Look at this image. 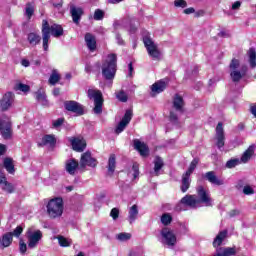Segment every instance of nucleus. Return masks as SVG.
<instances>
[{
    "instance_id": "nucleus-9",
    "label": "nucleus",
    "mask_w": 256,
    "mask_h": 256,
    "mask_svg": "<svg viewBox=\"0 0 256 256\" xmlns=\"http://www.w3.org/2000/svg\"><path fill=\"white\" fill-rule=\"evenodd\" d=\"M160 235L162 237L161 243H163V245H168V247H175L177 244V236L170 228L164 227L161 230Z\"/></svg>"
},
{
    "instance_id": "nucleus-34",
    "label": "nucleus",
    "mask_w": 256,
    "mask_h": 256,
    "mask_svg": "<svg viewBox=\"0 0 256 256\" xmlns=\"http://www.w3.org/2000/svg\"><path fill=\"white\" fill-rule=\"evenodd\" d=\"M115 167H117V161L115 154H111L108 159V175L111 177L115 173Z\"/></svg>"
},
{
    "instance_id": "nucleus-46",
    "label": "nucleus",
    "mask_w": 256,
    "mask_h": 256,
    "mask_svg": "<svg viewBox=\"0 0 256 256\" xmlns=\"http://www.w3.org/2000/svg\"><path fill=\"white\" fill-rule=\"evenodd\" d=\"M240 163H241V161L237 158L230 159L226 162V167H227V169H233V168L237 167V165H239Z\"/></svg>"
},
{
    "instance_id": "nucleus-13",
    "label": "nucleus",
    "mask_w": 256,
    "mask_h": 256,
    "mask_svg": "<svg viewBox=\"0 0 256 256\" xmlns=\"http://www.w3.org/2000/svg\"><path fill=\"white\" fill-rule=\"evenodd\" d=\"M131 119H133V111L126 110L124 116L122 117V120L116 126V129H115L116 135H119L120 133H123V131H125V129L127 128V125L131 123Z\"/></svg>"
},
{
    "instance_id": "nucleus-22",
    "label": "nucleus",
    "mask_w": 256,
    "mask_h": 256,
    "mask_svg": "<svg viewBox=\"0 0 256 256\" xmlns=\"http://www.w3.org/2000/svg\"><path fill=\"white\" fill-rule=\"evenodd\" d=\"M70 14H71L73 23H75L76 25H79V21H81V17H83V8L72 5L70 6Z\"/></svg>"
},
{
    "instance_id": "nucleus-31",
    "label": "nucleus",
    "mask_w": 256,
    "mask_h": 256,
    "mask_svg": "<svg viewBox=\"0 0 256 256\" xmlns=\"http://www.w3.org/2000/svg\"><path fill=\"white\" fill-rule=\"evenodd\" d=\"M35 97L38 103H41L43 107H49V100H47V94H45V91L39 89L35 93Z\"/></svg>"
},
{
    "instance_id": "nucleus-25",
    "label": "nucleus",
    "mask_w": 256,
    "mask_h": 256,
    "mask_svg": "<svg viewBox=\"0 0 256 256\" xmlns=\"http://www.w3.org/2000/svg\"><path fill=\"white\" fill-rule=\"evenodd\" d=\"M65 169L69 175H75V173H77V169H79V162L75 159H69L65 163Z\"/></svg>"
},
{
    "instance_id": "nucleus-38",
    "label": "nucleus",
    "mask_w": 256,
    "mask_h": 256,
    "mask_svg": "<svg viewBox=\"0 0 256 256\" xmlns=\"http://www.w3.org/2000/svg\"><path fill=\"white\" fill-rule=\"evenodd\" d=\"M249 63L252 69L256 67V51L255 48H250L248 51Z\"/></svg>"
},
{
    "instance_id": "nucleus-32",
    "label": "nucleus",
    "mask_w": 256,
    "mask_h": 256,
    "mask_svg": "<svg viewBox=\"0 0 256 256\" xmlns=\"http://www.w3.org/2000/svg\"><path fill=\"white\" fill-rule=\"evenodd\" d=\"M189 187H191V174L184 173L182 175V185H181L182 193H187V191L189 190Z\"/></svg>"
},
{
    "instance_id": "nucleus-7",
    "label": "nucleus",
    "mask_w": 256,
    "mask_h": 256,
    "mask_svg": "<svg viewBox=\"0 0 256 256\" xmlns=\"http://www.w3.org/2000/svg\"><path fill=\"white\" fill-rule=\"evenodd\" d=\"M143 43L146 47V50L148 52V55L154 60V61H161V51L159 50V47L153 39H151V36L149 34L143 36Z\"/></svg>"
},
{
    "instance_id": "nucleus-45",
    "label": "nucleus",
    "mask_w": 256,
    "mask_h": 256,
    "mask_svg": "<svg viewBox=\"0 0 256 256\" xmlns=\"http://www.w3.org/2000/svg\"><path fill=\"white\" fill-rule=\"evenodd\" d=\"M29 85L23 84V83H18L15 85V90L16 91H22V93H28L30 91Z\"/></svg>"
},
{
    "instance_id": "nucleus-29",
    "label": "nucleus",
    "mask_w": 256,
    "mask_h": 256,
    "mask_svg": "<svg viewBox=\"0 0 256 256\" xmlns=\"http://www.w3.org/2000/svg\"><path fill=\"white\" fill-rule=\"evenodd\" d=\"M13 243V234L12 233H5L0 238V248L5 249V247H9Z\"/></svg>"
},
{
    "instance_id": "nucleus-40",
    "label": "nucleus",
    "mask_w": 256,
    "mask_h": 256,
    "mask_svg": "<svg viewBox=\"0 0 256 256\" xmlns=\"http://www.w3.org/2000/svg\"><path fill=\"white\" fill-rule=\"evenodd\" d=\"M197 165H199V158H194L191 163L190 166L188 168V170L185 172L188 175H192L193 171H195V169H197Z\"/></svg>"
},
{
    "instance_id": "nucleus-8",
    "label": "nucleus",
    "mask_w": 256,
    "mask_h": 256,
    "mask_svg": "<svg viewBox=\"0 0 256 256\" xmlns=\"http://www.w3.org/2000/svg\"><path fill=\"white\" fill-rule=\"evenodd\" d=\"M26 238L28 249H35L39 245V241L43 239V232L35 229V227H30L26 231Z\"/></svg>"
},
{
    "instance_id": "nucleus-11",
    "label": "nucleus",
    "mask_w": 256,
    "mask_h": 256,
    "mask_svg": "<svg viewBox=\"0 0 256 256\" xmlns=\"http://www.w3.org/2000/svg\"><path fill=\"white\" fill-rule=\"evenodd\" d=\"M64 108L66 109V111H69L70 113H74L78 117H81V115H85V106H83L77 101H73V100L65 101Z\"/></svg>"
},
{
    "instance_id": "nucleus-33",
    "label": "nucleus",
    "mask_w": 256,
    "mask_h": 256,
    "mask_svg": "<svg viewBox=\"0 0 256 256\" xmlns=\"http://www.w3.org/2000/svg\"><path fill=\"white\" fill-rule=\"evenodd\" d=\"M252 155H255V145H250L248 147V149L242 154L240 161L242 163H248Z\"/></svg>"
},
{
    "instance_id": "nucleus-44",
    "label": "nucleus",
    "mask_w": 256,
    "mask_h": 256,
    "mask_svg": "<svg viewBox=\"0 0 256 256\" xmlns=\"http://www.w3.org/2000/svg\"><path fill=\"white\" fill-rule=\"evenodd\" d=\"M116 239L121 242L129 241L131 239V233L122 232L117 234Z\"/></svg>"
},
{
    "instance_id": "nucleus-28",
    "label": "nucleus",
    "mask_w": 256,
    "mask_h": 256,
    "mask_svg": "<svg viewBox=\"0 0 256 256\" xmlns=\"http://www.w3.org/2000/svg\"><path fill=\"white\" fill-rule=\"evenodd\" d=\"M40 145L55 147V145H57V138H55V135L53 134L44 135L42 137V142L40 143Z\"/></svg>"
},
{
    "instance_id": "nucleus-26",
    "label": "nucleus",
    "mask_w": 256,
    "mask_h": 256,
    "mask_svg": "<svg viewBox=\"0 0 256 256\" xmlns=\"http://www.w3.org/2000/svg\"><path fill=\"white\" fill-rule=\"evenodd\" d=\"M85 43L89 49V51H95L97 49V39L91 33H86L85 35Z\"/></svg>"
},
{
    "instance_id": "nucleus-10",
    "label": "nucleus",
    "mask_w": 256,
    "mask_h": 256,
    "mask_svg": "<svg viewBox=\"0 0 256 256\" xmlns=\"http://www.w3.org/2000/svg\"><path fill=\"white\" fill-rule=\"evenodd\" d=\"M183 205L191 207L192 209H197V207H199V198H197L196 195H186L181 199L180 203L177 204L175 209L177 211H185V209H183Z\"/></svg>"
},
{
    "instance_id": "nucleus-27",
    "label": "nucleus",
    "mask_w": 256,
    "mask_h": 256,
    "mask_svg": "<svg viewBox=\"0 0 256 256\" xmlns=\"http://www.w3.org/2000/svg\"><path fill=\"white\" fill-rule=\"evenodd\" d=\"M27 41L30 47H37L41 43V35L35 32H31L27 35Z\"/></svg>"
},
{
    "instance_id": "nucleus-56",
    "label": "nucleus",
    "mask_w": 256,
    "mask_h": 256,
    "mask_svg": "<svg viewBox=\"0 0 256 256\" xmlns=\"http://www.w3.org/2000/svg\"><path fill=\"white\" fill-rule=\"evenodd\" d=\"M183 13H185V15H191L192 13H195V8L193 7L186 8L183 10Z\"/></svg>"
},
{
    "instance_id": "nucleus-64",
    "label": "nucleus",
    "mask_w": 256,
    "mask_h": 256,
    "mask_svg": "<svg viewBox=\"0 0 256 256\" xmlns=\"http://www.w3.org/2000/svg\"><path fill=\"white\" fill-rule=\"evenodd\" d=\"M195 13V17H203V15H205V10H198Z\"/></svg>"
},
{
    "instance_id": "nucleus-59",
    "label": "nucleus",
    "mask_w": 256,
    "mask_h": 256,
    "mask_svg": "<svg viewBox=\"0 0 256 256\" xmlns=\"http://www.w3.org/2000/svg\"><path fill=\"white\" fill-rule=\"evenodd\" d=\"M245 187V181L239 180L236 185V189H243Z\"/></svg>"
},
{
    "instance_id": "nucleus-12",
    "label": "nucleus",
    "mask_w": 256,
    "mask_h": 256,
    "mask_svg": "<svg viewBox=\"0 0 256 256\" xmlns=\"http://www.w3.org/2000/svg\"><path fill=\"white\" fill-rule=\"evenodd\" d=\"M0 135L3 139H11V135H13L11 120L7 117L0 119Z\"/></svg>"
},
{
    "instance_id": "nucleus-35",
    "label": "nucleus",
    "mask_w": 256,
    "mask_h": 256,
    "mask_svg": "<svg viewBox=\"0 0 256 256\" xmlns=\"http://www.w3.org/2000/svg\"><path fill=\"white\" fill-rule=\"evenodd\" d=\"M165 166V162H163V158L156 156L154 159V175L159 177V172Z\"/></svg>"
},
{
    "instance_id": "nucleus-60",
    "label": "nucleus",
    "mask_w": 256,
    "mask_h": 256,
    "mask_svg": "<svg viewBox=\"0 0 256 256\" xmlns=\"http://www.w3.org/2000/svg\"><path fill=\"white\" fill-rule=\"evenodd\" d=\"M239 7H241V2L240 1H236L232 4V9L235 11L237 9H239Z\"/></svg>"
},
{
    "instance_id": "nucleus-39",
    "label": "nucleus",
    "mask_w": 256,
    "mask_h": 256,
    "mask_svg": "<svg viewBox=\"0 0 256 256\" xmlns=\"http://www.w3.org/2000/svg\"><path fill=\"white\" fill-rule=\"evenodd\" d=\"M56 239H58V243L60 245V247H71V239H67L65 238V236H57Z\"/></svg>"
},
{
    "instance_id": "nucleus-52",
    "label": "nucleus",
    "mask_w": 256,
    "mask_h": 256,
    "mask_svg": "<svg viewBox=\"0 0 256 256\" xmlns=\"http://www.w3.org/2000/svg\"><path fill=\"white\" fill-rule=\"evenodd\" d=\"M110 217H112L114 221H116V219H119V209L113 208L110 212Z\"/></svg>"
},
{
    "instance_id": "nucleus-43",
    "label": "nucleus",
    "mask_w": 256,
    "mask_h": 256,
    "mask_svg": "<svg viewBox=\"0 0 256 256\" xmlns=\"http://www.w3.org/2000/svg\"><path fill=\"white\" fill-rule=\"evenodd\" d=\"M171 221H173V217L169 213H164L161 216V223H163L165 226L171 225Z\"/></svg>"
},
{
    "instance_id": "nucleus-48",
    "label": "nucleus",
    "mask_w": 256,
    "mask_h": 256,
    "mask_svg": "<svg viewBox=\"0 0 256 256\" xmlns=\"http://www.w3.org/2000/svg\"><path fill=\"white\" fill-rule=\"evenodd\" d=\"M12 234V237H20L21 233H23V227L17 226L13 232H9Z\"/></svg>"
},
{
    "instance_id": "nucleus-14",
    "label": "nucleus",
    "mask_w": 256,
    "mask_h": 256,
    "mask_svg": "<svg viewBox=\"0 0 256 256\" xmlns=\"http://www.w3.org/2000/svg\"><path fill=\"white\" fill-rule=\"evenodd\" d=\"M197 194L199 197V205H201V203H203L206 207H211V205H213V200L211 199L209 191L205 190L203 186L197 187Z\"/></svg>"
},
{
    "instance_id": "nucleus-17",
    "label": "nucleus",
    "mask_w": 256,
    "mask_h": 256,
    "mask_svg": "<svg viewBox=\"0 0 256 256\" xmlns=\"http://www.w3.org/2000/svg\"><path fill=\"white\" fill-rule=\"evenodd\" d=\"M13 101H15V95L12 92L4 94L0 100V111H7L13 105Z\"/></svg>"
},
{
    "instance_id": "nucleus-23",
    "label": "nucleus",
    "mask_w": 256,
    "mask_h": 256,
    "mask_svg": "<svg viewBox=\"0 0 256 256\" xmlns=\"http://www.w3.org/2000/svg\"><path fill=\"white\" fill-rule=\"evenodd\" d=\"M134 149H136L142 157H147L149 155V147L140 140H134Z\"/></svg>"
},
{
    "instance_id": "nucleus-19",
    "label": "nucleus",
    "mask_w": 256,
    "mask_h": 256,
    "mask_svg": "<svg viewBox=\"0 0 256 256\" xmlns=\"http://www.w3.org/2000/svg\"><path fill=\"white\" fill-rule=\"evenodd\" d=\"M0 189H2V191H5V193H9V194L15 192V186H13V184L7 181V177H5V174L1 171H0Z\"/></svg>"
},
{
    "instance_id": "nucleus-58",
    "label": "nucleus",
    "mask_w": 256,
    "mask_h": 256,
    "mask_svg": "<svg viewBox=\"0 0 256 256\" xmlns=\"http://www.w3.org/2000/svg\"><path fill=\"white\" fill-rule=\"evenodd\" d=\"M116 40H117L118 45H125V41H123V38H121L120 34L116 35Z\"/></svg>"
},
{
    "instance_id": "nucleus-20",
    "label": "nucleus",
    "mask_w": 256,
    "mask_h": 256,
    "mask_svg": "<svg viewBox=\"0 0 256 256\" xmlns=\"http://www.w3.org/2000/svg\"><path fill=\"white\" fill-rule=\"evenodd\" d=\"M72 149L77 151L78 153H83L85 151V147H87V142L85 139L80 138H71L70 139Z\"/></svg>"
},
{
    "instance_id": "nucleus-16",
    "label": "nucleus",
    "mask_w": 256,
    "mask_h": 256,
    "mask_svg": "<svg viewBox=\"0 0 256 256\" xmlns=\"http://www.w3.org/2000/svg\"><path fill=\"white\" fill-rule=\"evenodd\" d=\"M172 109L176 113L183 114L185 112V100H183V96L179 94H175L172 101Z\"/></svg>"
},
{
    "instance_id": "nucleus-36",
    "label": "nucleus",
    "mask_w": 256,
    "mask_h": 256,
    "mask_svg": "<svg viewBox=\"0 0 256 256\" xmlns=\"http://www.w3.org/2000/svg\"><path fill=\"white\" fill-rule=\"evenodd\" d=\"M59 81H61V75L59 74L57 69H53L52 73L50 74L48 83L50 85H57V83H59Z\"/></svg>"
},
{
    "instance_id": "nucleus-18",
    "label": "nucleus",
    "mask_w": 256,
    "mask_h": 256,
    "mask_svg": "<svg viewBox=\"0 0 256 256\" xmlns=\"http://www.w3.org/2000/svg\"><path fill=\"white\" fill-rule=\"evenodd\" d=\"M81 167H97V159L91 156V152L83 153L80 159Z\"/></svg>"
},
{
    "instance_id": "nucleus-24",
    "label": "nucleus",
    "mask_w": 256,
    "mask_h": 256,
    "mask_svg": "<svg viewBox=\"0 0 256 256\" xmlns=\"http://www.w3.org/2000/svg\"><path fill=\"white\" fill-rule=\"evenodd\" d=\"M165 89H167L166 81L160 80V81L154 83L151 86L152 96L154 97V95H159V93H163V91H165Z\"/></svg>"
},
{
    "instance_id": "nucleus-51",
    "label": "nucleus",
    "mask_w": 256,
    "mask_h": 256,
    "mask_svg": "<svg viewBox=\"0 0 256 256\" xmlns=\"http://www.w3.org/2000/svg\"><path fill=\"white\" fill-rule=\"evenodd\" d=\"M19 249H20V253H22V255H25V253H27V244L25 242H23V240H20Z\"/></svg>"
},
{
    "instance_id": "nucleus-21",
    "label": "nucleus",
    "mask_w": 256,
    "mask_h": 256,
    "mask_svg": "<svg viewBox=\"0 0 256 256\" xmlns=\"http://www.w3.org/2000/svg\"><path fill=\"white\" fill-rule=\"evenodd\" d=\"M204 177L212 185H218V186L225 185V180L224 179H220L219 177H217V175L215 174V171L206 172L204 174Z\"/></svg>"
},
{
    "instance_id": "nucleus-62",
    "label": "nucleus",
    "mask_w": 256,
    "mask_h": 256,
    "mask_svg": "<svg viewBox=\"0 0 256 256\" xmlns=\"http://www.w3.org/2000/svg\"><path fill=\"white\" fill-rule=\"evenodd\" d=\"M21 65H22L23 67H29V65H31V63H30L29 60H27V59H22V60H21Z\"/></svg>"
},
{
    "instance_id": "nucleus-55",
    "label": "nucleus",
    "mask_w": 256,
    "mask_h": 256,
    "mask_svg": "<svg viewBox=\"0 0 256 256\" xmlns=\"http://www.w3.org/2000/svg\"><path fill=\"white\" fill-rule=\"evenodd\" d=\"M132 171L134 172V179H137L139 177V164L134 163L132 166Z\"/></svg>"
},
{
    "instance_id": "nucleus-42",
    "label": "nucleus",
    "mask_w": 256,
    "mask_h": 256,
    "mask_svg": "<svg viewBox=\"0 0 256 256\" xmlns=\"http://www.w3.org/2000/svg\"><path fill=\"white\" fill-rule=\"evenodd\" d=\"M33 13H35V7L31 3H27L26 9H25V15L28 17V19H31V17H33Z\"/></svg>"
},
{
    "instance_id": "nucleus-4",
    "label": "nucleus",
    "mask_w": 256,
    "mask_h": 256,
    "mask_svg": "<svg viewBox=\"0 0 256 256\" xmlns=\"http://www.w3.org/2000/svg\"><path fill=\"white\" fill-rule=\"evenodd\" d=\"M87 97L90 101H94L93 111L95 115H101L103 113V93L101 90L96 88H89L87 90Z\"/></svg>"
},
{
    "instance_id": "nucleus-53",
    "label": "nucleus",
    "mask_w": 256,
    "mask_h": 256,
    "mask_svg": "<svg viewBox=\"0 0 256 256\" xmlns=\"http://www.w3.org/2000/svg\"><path fill=\"white\" fill-rule=\"evenodd\" d=\"M170 121L172 123H177V121H179V116L173 110L170 111Z\"/></svg>"
},
{
    "instance_id": "nucleus-41",
    "label": "nucleus",
    "mask_w": 256,
    "mask_h": 256,
    "mask_svg": "<svg viewBox=\"0 0 256 256\" xmlns=\"http://www.w3.org/2000/svg\"><path fill=\"white\" fill-rule=\"evenodd\" d=\"M116 99H118V101H121V103H127V101L129 100V97L127 96L125 91L120 90L119 92L116 93Z\"/></svg>"
},
{
    "instance_id": "nucleus-63",
    "label": "nucleus",
    "mask_w": 256,
    "mask_h": 256,
    "mask_svg": "<svg viewBox=\"0 0 256 256\" xmlns=\"http://www.w3.org/2000/svg\"><path fill=\"white\" fill-rule=\"evenodd\" d=\"M239 215V210H231L229 212V217H237Z\"/></svg>"
},
{
    "instance_id": "nucleus-50",
    "label": "nucleus",
    "mask_w": 256,
    "mask_h": 256,
    "mask_svg": "<svg viewBox=\"0 0 256 256\" xmlns=\"http://www.w3.org/2000/svg\"><path fill=\"white\" fill-rule=\"evenodd\" d=\"M63 123H65V118H58L57 120L53 121V127H55V129H59Z\"/></svg>"
},
{
    "instance_id": "nucleus-30",
    "label": "nucleus",
    "mask_w": 256,
    "mask_h": 256,
    "mask_svg": "<svg viewBox=\"0 0 256 256\" xmlns=\"http://www.w3.org/2000/svg\"><path fill=\"white\" fill-rule=\"evenodd\" d=\"M137 217H139V207L137 204H134L128 212V221L129 224L132 225V223H135L137 221Z\"/></svg>"
},
{
    "instance_id": "nucleus-2",
    "label": "nucleus",
    "mask_w": 256,
    "mask_h": 256,
    "mask_svg": "<svg viewBox=\"0 0 256 256\" xmlns=\"http://www.w3.org/2000/svg\"><path fill=\"white\" fill-rule=\"evenodd\" d=\"M227 230H223L218 233L213 241V247H215L216 252L213 256H233L237 255V250L235 247H221L223 245V241L227 239Z\"/></svg>"
},
{
    "instance_id": "nucleus-54",
    "label": "nucleus",
    "mask_w": 256,
    "mask_h": 256,
    "mask_svg": "<svg viewBox=\"0 0 256 256\" xmlns=\"http://www.w3.org/2000/svg\"><path fill=\"white\" fill-rule=\"evenodd\" d=\"M243 193H244V195H253V193H255V190H253V188H251V186H244Z\"/></svg>"
},
{
    "instance_id": "nucleus-3",
    "label": "nucleus",
    "mask_w": 256,
    "mask_h": 256,
    "mask_svg": "<svg viewBox=\"0 0 256 256\" xmlns=\"http://www.w3.org/2000/svg\"><path fill=\"white\" fill-rule=\"evenodd\" d=\"M117 73V54H108L102 63V75L107 81L115 79Z\"/></svg>"
},
{
    "instance_id": "nucleus-47",
    "label": "nucleus",
    "mask_w": 256,
    "mask_h": 256,
    "mask_svg": "<svg viewBox=\"0 0 256 256\" xmlns=\"http://www.w3.org/2000/svg\"><path fill=\"white\" fill-rule=\"evenodd\" d=\"M105 17V12L101 9H96L94 12L95 21H101Z\"/></svg>"
},
{
    "instance_id": "nucleus-61",
    "label": "nucleus",
    "mask_w": 256,
    "mask_h": 256,
    "mask_svg": "<svg viewBox=\"0 0 256 256\" xmlns=\"http://www.w3.org/2000/svg\"><path fill=\"white\" fill-rule=\"evenodd\" d=\"M7 147L4 144H0V155H5Z\"/></svg>"
},
{
    "instance_id": "nucleus-57",
    "label": "nucleus",
    "mask_w": 256,
    "mask_h": 256,
    "mask_svg": "<svg viewBox=\"0 0 256 256\" xmlns=\"http://www.w3.org/2000/svg\"><path fill=\"white\" fill-rule=\"evenodd\" d=\"M128 71H129L128 77H133V62H130L128 64Z\"/></svg>"
},
{
    "instance_id": "nucleus-5",
    "label": "nucleus",
    "mask_w": 256,
    "mask_h": 256,
    "mask_svg": "<svg viewBox=\"0 0 256 256\" xmlns=\"http://www.w3.org/2000/svg\"><path fill=\"white\" fill-rule=\"evenodd\" d=\"M47 213L50 219H57L63 215V198H54L47 204Z\"/></svg>"
},
{
    "instance_id": "nucleus-1",
    "label": "nucleus",
    "mask_w": 256,
    "mask_h": 256,
    "mask_svg": "<svg viewBox=\"0 0 256 256\" xmlns=\"http://www.w3.org/2000/svg\"><path fill=\"white\" fill-rule=\"evenodd\" d=\"M63 26L59 24L49 25L47 20L42 21V46L44 51H49V40L52 37H62Z\"/></svg>"
},
{
    "instance_id": "nucleus-37",
    "label": "nucleus",
    "mask_w": 256,
    "mask_h": 256,
    "mask_svg": "<svg viewBox=\"0 0 256 256\" xmlns=\"http://www.w3.org/2000/svg\"><path fill=\"white\" fill-rule=\"evenodd\" d=\"M3 164L6 171H8L10 174L15 173V165H13L12 158H5Z\"/></svg>"
},
{
    "instance_id": "nucleus-15",
    "label": "nucleus",
    "mask_w": 256,
    "mask_h": 256,
    "mask_svg": "<svg viewBox=\"0 0 256 256\" xmlns=\"http://www.w3.org/2000/svg\"><path fill=\"white\" fill-rule=\"evenodd\" d=\"M216 146L219 151H223V147H225V130L223 129V122H219L216 126Z\"/></svg>"
},
{
    "instance_id": "nucleus-6",
    "label": "nucleus",
    "mask_w": 256,
    "mask_h": 256,
    "mask_svg": "<svg viewBox=\"0 0 256 256\" xmlns=\"http://www.w3.org/2000/svg\"><path fill=\"white\" fill-rule=\"evenodd\" d=\"M239 65H240L239 60L235 58L232 59L229 65V68L231 70L230 77L234 83H239L243 79V77L247 75V66L244 65L241 67L240 70H237L239 69Z\"/></svg>"
},
{
    "instance_id": "nucleus-49",
    "label": "nucleus",
    "mask_w": 256,
    "mask_h": 256,
    "mask_svg": "<svg viewBox=\"0 0 256 256\" xmlns=\"http://www.w3.org/2000/svg\"><path fill=\"white\" fill-rule=\"evenodd\" d=\"M174 6L175 7H181L182 9H185V7H187V1H185V0H175L174 1Z\"/></svg>"
}]
</instances>
